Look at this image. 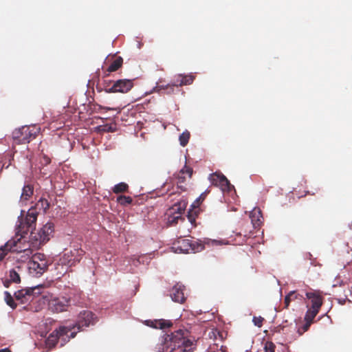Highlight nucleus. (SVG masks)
I'll use <instances>...</instances> for the list:
<instances>
[{
	"instance_id": "6",
	"label": "nucleus",
	"mask_w": 352,
	"mask_h": 352,
	"mask_svg": "<svg viewBox=\"0 0 352 352\" xmlns=\"http://www.w3.org/2000/svg\"><path fill=\"white\" fill-rule=\"evenodd\" d=\"M45 288L43 285H38L36 286L26 287L18 290L14 294L16 300H19L21 303L25 304L32 301L34 297L41 295L43 289Z\"/></svg>"
},
{
	"instance_id": "39",
	"label": "nucleus",
	"mask_w": 352,
	"mask_h": 352,
	"mask_svg": "<svg viewBox=\"0 0 352 352\" xmlns=\"http://www.w3.org/2000/svg\"><path fill=\"white\" fill-rule=\"evenodd\" d=\"M0 352H11L10 349L6 348L0 350Z\"/></svg>"
},
{
	"instance_id": "13",
	"label": "nucleus",
	"mask_w": 352,
	"mask_h": 352,
	"mask_svg": "<svg viewBox=\"0 0 352 352\" xmlns=\"http://www.w3.org/2000/svg\"><path fill=\"white\" fill-rule=\"evenodd\" d=\"M209 179L212 185L219 187L223 191H230L232 187L228 179L221 173L210 174Z\"/></svg>"
},
{
	"instance_id": "40",
	"label": "nucleus",
	"mask_w": 352,
	"mask_h": 352,
	"mask_svg": "<svg viewBox=\"0 0 352 352\" xmlns=\"http://www.w3.org/2000/svg\"><path fill=\"white\" fill-rule=\"evenodd\" d=\"M245 236H248V234L245 232V234H244Z\"/></svg>"
},
{
	"instance_id": "7",
	"label": "nucleus",
	"mask_w": 352,
	"mask_h": 352,
	"mask_svg": "<svg viewBox=\"0 0 352 352\" xmlns=\"http://www.w3.org/2000/svg\"><path fill=\"white\" fill-rule=\"evenodd\" d=\"M76 331H72V329L67 327L61 326L58 329L53 331L45 340L46 347L49 349L56 346L58 340L65 336L68 339L74 338L76 335Z\"/></svg>"
},
{
	"instance_id": "21",
	"label": "nucleus",
	"mask_w": 352,
	"mask_h": 352,
	"mask_svg": "<svg viewBox=\"0 0 352 352\" xmlns=\"http://www.w3.org/2000/svg\"><path fill=\"white\" fill-rule=\"evenodd\" d=\"M149 322L151 323V324H150L151 327L155 328V329H160L168 328L173 325V323L171 321L164 320V319L155 320L151 321Z\"/></svg>"
},
{
	"instance_id": "27",
	"label": "nucleus",
	"mask_w": 352,
	"mask_h": 352,
	"mask_svg": "<svg viewBox=\"0 0 352 352\" xmlns=\"http://www.w3.org/2000/svg\"><path fill=\"white\" fill-rule=\"evenodd\" d=\"M98 131L99 132H115L116 131V124H104V125H100L97 127Z\"/></svg>"
},
{
	"instance_id": "41",
	"label": "nucleus",
	"mask_w": 352,
	"mask_h": 352,
	"mask_svg": "<svg viewBox=\"0 0 352 352\" xmlns=\"http://www.w3.org/2000/svg\"><path fill=\"white\" fill-rule=\"evenodd\" d=\"M161 87H160V86H158V87H157V88H159L160 89H161Z\"/></svg>"
},
{
	"instance_id": "34",
	"label": "nucleus",
	"mask_w": 352,
	"mask_h": 352,
	"mask_svg": "<svg viewBox=\"0 0 352 352\" xmlns=\"http://www.w3.org/2000/svg\"><path fill=\"white\" fill-rule=\"evenodd\" d=\"M192 168L185 165L183 168L181 169L180 170V174L181 175H188V177H191L192 175Z\"/></svg>"
},
{
	"instance_id": "28",
	"label": "nucleus",
	"mask_w": 352,
	"mask_h": 352,
	"mask_svg": "<svg viewBox=\"0 0 352 352\" xmlns=\"http://www.w3.org/2000/svg\"><path fill=\"white\" fill-rule=\"evenodd\" d=\"M190 134L188 131L186 130L184 131L179 137L180 145L182 146H186L190 140Z\"/></svg>"
},
{
	"instance_id": "22",
	"label": "nucleus",
	"mask_w": 352,
	"mask_h": 352,
	"mask_svg": "<svg viewBox=\"0 0 352 352\" xmlns=\"http://www.w3.org/2000/svg\"><path fill=\"white\" fill-rule=\"evenodd\" d=\"M34 188L32 185H25L22 189V193L21 195V200L27 201L33 195Z\"/></svg>"
},
{
	"instance_id": "15",
	"label": "nucleus",
	"mask_w": 352,
	"mask_h": 352,
	"mask_svg": "<svg viewBox=\"0 0 352 352\" xmlns=\"http://www.w3.org/2000/svg\"><path fill=\"white\" fill-rule=\"evenodd\" d=\"M186 204L183 202H179V204H175L173 209L175 211H177L176 215H170L168 218V223L170 226H174L178 223L179 219H184L182 217L181 214L184 211Z\"/></svg>"
},
{
	"instance_id": "8",
	"label": "nucleus",
	"mask_w": 352,
	"mask_h": 352,
	"mask_svg": "<svg viewBox=\"0 0 352 352\" xmlns=\"http://www.w3.org/2000/svg\"><path fill=\"white\" fill-rule=\"evenodd\" d=\"M37 212L34 209H30L25 217L19 218L16 228L17 233L27 234L30 229L35 226Z\"/></svg>"
},
{
	"instance_id": "9",
	"label": "nucleus",
	"mask_w": 352,
	"mask_h": 352,
	"mask_svg": "<svg viewBox=\"0 0 352 352\" xmlns=\"http://www.w3.org/2000/svg\"><path fill=\"white\" fill-rule=\"evenodd\" d=\"M111 82L104 81L103 87L107 93H127L133 87L132 80L129 79H120L113 82L111 85Z\"/></svg>"
},
{
	"instance_id": "25",
	"label": "nucleus",
	"mask_w": 352,
	"mask_h": 352,
	"mask_svg": "<svg viewBox=\"0 0 352 352\" xmlns=\"http://www.w3.org/2000/svg\"><path fill=\"white\" fill-rule=\"evenodd\" d=\"M299 297L302 298V296H300L295 291L290 292L285 298V308L287 309L289 303L292 300L299 298Z\"/></svg>"
},
{
	"instance_id": "31",
	"label": "nucleus",
	"mask_w": 352,
	"mask_h": 352,
	"mask_svg": "<svg viewBox=\"0 0 352 352\" xmlns=\"http://www.w3.org/2000/svg\"><path fill=\"white\" fill-rule=\"evenodd\" d=\"M9 252H11V249L10 246H7V243L0 248V262L4 259Z\"/></svg>"
},
{
	"instance_id": "37",
	"label": "nucleus",
	"mask_w": 352,
	"mask_h": 352,
	"mask_svg": "<svg viewBox=\"0 0 352 352\" xmlns=\"http://www.w3.org/2000/svg\"><path fill=\"white\" fill-rule=\"evenodd\" d=\"M210 192V190H206L205 192L201 193L200 196L197 198L199 199L201 202L205 199L206 195Z\"/></svg>"
},
{
	"instance_id": "18",
	"label": "nucleus",
	"mask_w": 352,
	"mask_h": 352,
	"mask_svg": "<svg viewBox=\"0 0 352 352\" xmlns=\"http://www.w3.org/2000/svg\"><path fill=\"white\" fill-rule=\"evenodd\" d=\"M201 203V201L199 199H197L192 203V204L191 205V208L188 212V219L193 226H196V217L200 212L199 206Z\"/></svg>"
},
{
	"instance_id": "3",
	"label": "nucleus",
	"mask_w": 352,
	"mask_h": 352,
	"mask_svg": "<svg viewBox=\"0 0 352 352\" xmlns=\"http://www.w3.org/2000/svg\"><path fill=\"white\" fill-rule=\"evenodd\" d=\"M205 246L199 241L179 238L173 243L172 249L175 253L199 252L204 249Z\"/></svg>"
},
{
	"instance_id": "12",
	"label": "nucleus",
	"mask_w": 352,
	"mask_h": 352,
	"mask_svg": "<svg viewBox=\"0 0 352 352\" xmlns=\"http://www.w3.org/2000/svg\"><path fill=\"white\" fill-rule=\"evenodd\" d=\"M70 298L67 297H54L49 300V309L56 313L63 312L70 305Z\"/></svg>"
},
{
	"instance_id": "20",
	"label": "nucleus",
	"mask_w": 352,
	"mask_h": 352,
	"mask_svg": "<svg viewBox=\"0 0 352 352\" xmlns=\"http://www.w3.org/2000/svg\"><path fill=\"white\" fill-rule=\"evenodd\" d=\"M250 218L254 228H258L262 223V213L258 208H254L250 213Z\"/></svg>"
},
{
	"instance_id": "29",
	"label": "nucleus",
	"mask_w": 352,
	"mask_h": 352,
	"mask_svg": "<svg viewBox=\"0 0 352 352\" xmlns=\"http://www.w3.org/2000/svg\"><path fill=\"white\" fill-rule=\"evenodd\" d=\"M4 298L6 304L9 305L11 308L15 309L16 307V304L14 302L13 297L8 291H6L4 292Z\"/></svg>"
},
{
	"instance_id": "30",
	"label": "nucleus",
	"mask_w": 352,
	"mask_h": 352,
	"mask_svg": "<svg viewBox=\"0 0 352 352\" xmlns=\"http://www.w3.org/2000/svg\"><path fill=\"white\" fill-rule=\"evenodd\" d=\"M133 201V199L131 197L120 195L117 198V202L119 203L122 206H126L131 204Z\"/></svg>"
},
{
	"instance_id": "17",
	"label": "nucleus",
	"mask_w": 352,
	"mask_h": 352,
	"mask_svg": "<svg viewBox=\"0 0 352 352\" xmlns=\"http://www.w3.org/2000/svg\"><path fill=\"white\" fill-rule=\"evenodd\" d=\"M21 268L20 266H16L14 269L9 271L8 278L3 281V286L5 287H9L11 283H20L21 277L19 272Z\"/></svg>"
},
{
	"instance_id": "11",
	"label": "nucleus",
	"mask_w": 352,
	"mask_h": 352,
	"mask_svg": "<svg viewBox=\"0 0 352 352\" xmlns=\"http://www.w3.org/2000/svg\"><path fill=\"white\" fill-rule=\"evenodd\" d=\"M97 321V317L92 311L89 310H83L80 312L76 324L69 327L73 329L76 328L78 331L82 330L84 327H88L89 325H94Z\"/></svg>"
},
{
	"instance_id": "38",
	"label": "nucleus",
	"mask_w": 352,
	"mask_h": 352,
	"mask_svg": "<svg viewBox=\"0 0 352 352\" xmlns=\"http://www.w3.org/2000/svg\"><path fill=\"white\" fill-rule=\"evenodd\" d=\"M177 177L179 182H184L186 179V177L184 176V175H181L180 171L177 174Z\"/></svg>"
},
{
	"instance_id": "4",
	"label": "nucleus",
	"mask_w": 352,
	"mask_h": 352,
	"mask_svg": "<svg viewBox=\"0 0 352 352\" xmlns=\"http://www.w3.org/2000/svg\"><path fill=\"white\" fill-rule=\"evenodd\" d=\"M29 273L33 276H40L47 271L48 263L43 254L37 253L28 262Z\"/></svg>"
},
{
	"instance_id": "5",
	"label": "nucleus",
	"mask_w": 352,
	"mask_h": 352,
	"mask_svg": "<svg viewBox=\"0 0 352 352\" xmlns=\"http://www.w3.org/2000/svg\"><path fill=\"white\" fill-rule=\"evenodd\" d=\"M23 233L16 232V236L7 242V246H10L12 252H24L27 256L32 254V251L28 242L25 239Z\"/></svg>"
},
{
	"instance_id": "24",
	"label": "nucleus",
	"mask_w": 352,
	"mask_h": 352,
	"mask_svg": "<svg viewBox=\"0 0 352 352\" xmlns=\"http://www.w3.org/2000/svg\"><path fill=\"white\" fill-rule=\"evenodd\" d=\"M307 307L308 309L305 316V320L313 323L314 319L317 316L320 310L310 308L309 307V305H307Z\"/></svg>"
},
{
	"instance_id": "14",
	"label": "nucleus",
	"mask_w": 352,
	"mask_h": 352,
	"mask_svg": "<svg viewBox=\"0 0 352 352\" xmlns=\"http://www.w3.org/2000/svg\"><path fill=\"white\" fill-rule=\"evenodd\" d=\"M307 298L310 300V308L320 310L322 305L323 298L319 292H310L306 293Z\"/></svg>"
},
{
	"instance_id": "36",
	"label": "nucleus",
	"mask_w": 352,
	"mask_h": 352,
	"mask_svg": "<svg viewBox=\"0 0 352 352\" xmlns=\"http://www.w3.org/2000/svg\"><path fill=\"white\" fill-rule=\"evenodd\" d=\"M264 352H274V345L270 343L268 346L265 347Z\"/></svg>"
},
{
	"instance_id": "35",
	"label": "nucleus",
	"mask_w": 352,
	"mask_h": 352,
	"mask_svg": "<svg viewBox=\"0 0 352 352\" xmlns=\"http://www.w3.org/2000/svg\"><path fill=\"white\" fill-rule=\"evenodd\" d=\"M263 321L264 318L261 316H254L252 319L254 324L258 327H262Z\"/></svg>"
},
{
	"instance_id": "26",
	"label": "nucleus",
	"mask_w": 352,
	"mask_h": 352,
	"mask_svg": "<svg viewBox=\"0 0 352 352\" xmlns=\"http://www.w3.org/2000/svg\"><path fill=\"white\" fill-rule=\"evenodd\" d=\"M129 190V186L127 184L124 182H120L116 185L114 186V187L112 189V191L115 194H119L122 192H128Z\"/></svg>"
},
{
	"instance_id": "10",
	"label": "nucleus",
	"mask_w": 352,
	"mask_h": 352,
	"mask_svg": "<svg viewBox=\"0 0 352 352\" xmlns=\"http://www.w3.org/2000/svg\"><path fill=\"white\" fill-rule=\"evenodd\" d=\"M54 232V224L48 222L38 232H31L30 237L34 246L43 245L50 240V235Z\"/></svg>"
},
{
	"instance_id": "1",
	"label": "nucleus",
	"mask_w": 352,
	"mask_h": 352,
	"mask_svg": "<svg viewBox=\"0 0 352 352\" xmlns=\"http://www.w3.org/2000/svg\"><path fill=\"white\" fill-rule=\"evenodd\" d=\"M197 342L188 338V331L178 329L166 334L163 342L164 352H192L196 349Z\"/></svg>"
},
{
	"instance_id": "16",
	"label": "nucleus",
	"mask_w": 352,
	"mask_h": 352,
	"mask_svg": "<svg viewBox=\"0 0 352 352\" xmlns=\"http://www.w3.org/2000/svg\"><path fill=\"white\" fill-rule=\"evenodd\" d=\"M185 287L179 283H177L172 289L170 296L172 300L176 302L183 303L186 297L184 295Z\"/></svg>"
},
{
	"instance_id": "19",
	"label": "nucleus",
	"mask_w": 352,
	"mask_h": 352,
	"mask_svg": "<svg viewBox=\"0 0 352 352\" xmlns=\"http://www.w3.org/2000/svg\"><path fill=\"white\" fill-rule=\"evenodd\" d=\"M195 76L192 74L189 75H182L179 74L177 76L175 77V78L173 80V86H183V85H191L194 80H195Z\"/></svg>"
},
{
	"instance_id": "32",
	"label": "nucleus",
	"mask_w": 352,
	"mask_h": 352,
	"mask_svg": "<svg viewBox=\"0 0 352 352\" xmlns=\"http://www.w3.org/2000/svg\"><path fill=\"white\" fill-rule=\"evenodd\" d=\"M37 206H41V208L46 212L50 206V202L45 198H41L38 201Z\"/></svg>"
},
{
	"instance_id": "2",
	"label": "nucleus",
	"mask_w": 352,
	"mask_h": 352,
	"mask_svg": "<svg viewBox=\"0 0 352 352\" xmlns=\"http://www.w3.org/2000/svg\"><path fill=\"white\" fill-rule=\"evenodd\" d=\"M40 132V128L36 125L23 126L12 132V138L14 144H27L36 137Z\"/></svg>"
},
{
	"instance_id": "33",
	"label": "nucleus",
	"mask_w": 352,
	"mask_h": 352,
	"mask_svg": "<svg viewBox=\"0 0 352 352\" xmlns=\"http://www.w3.org/2000/svg\"><path fill=\"white\" fill-rule=\"evenodd\" d=\"M311 324V322L305 321V323L297 330L298 336H302L305 332H306L309 329Z\"/></svg>"
},
{
	"instance_id": "23",
	"label": "nucleus",
	"mask_w": 352,
	"mask_h": 352,
	"mask_svg": "<svg viewBox=\"0 0 352 352\" xmlns=\"http://www.w3.org/2000/svg\"><path fill=\"white\" fill-rule=\"evenodd\" d=\"M122 63H123L122 58L120 56H118L111 63V65L107 68V71L108 72H116L120 67H121V66L122 65Z\"/></svg>"
}]
</instances>
